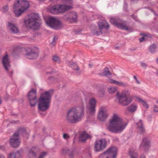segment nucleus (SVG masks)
<instances>
[{
	"instance_id": "nucleus-1",
	"label": "nucleus",
	"mask_w": 158,
	"mask_h": 158,
	"mask_svg": "<svg viewBox=\"0 0 158 158\" xmlns=\"http://www.w3.org/2000/svg\"><path fill=\"white\" fill-rule=\"evenodd\" d=\"M127 125V123L124 121L118 114L115 113L110 119L107 129L112 133H120L125 129Z\"/></svg>"
},
{
	"instance_id": "nucleus-2",
	"label": "nucleus",
	"mask_w": 158,
	"mask_h": 158,
	"mask_svg": "<svg viewBox=\"0 0 158 158\" xmlns=\"http://www.w3.org/2000/svg\"><path fill=\"white\" fill-rule=\"evenodd\" d=\"M84 113V106L82 104L79 106L72 108L69 110L66 120L69 123H76L81 120Z\"/></svg>"
},
{
	"instance_id": "nucleus-3",
	"label": "nucleus",
	"mask_w": 158,
	"mask_h": 158,
	"mask_svg": "<svg viewBox=\"0 0 158 158\" xmlns=\"http://www.w3.org/2000/svg\"><path fill=\"white\" fill-rule=\"evenodd\" d=\"M53 90H50L42 93L38 99V109L42 111H45L49 108Z\"/></svg>"
},
{
	"instance_id": "nucleus-4",
	"label": "nucleus",
	"mask_w": 158,
	"mask_h": 158,
	"mask_svg": "<svg viewBox=\"0 0 158 158\" xmlns=\"http://www.w3.org/2000/svg\"><path fill=\"white\" fill-rule=\"evenodd\" d=\"M40 17L38 14L32 13L29 15L24 19V25L28 28L33 29H38L41 23Z\"/></svg>"
},
{
	"instance_id": "nucleus-5",
	"label": "nucleus",
	"mask_w": 158,
	"mask_h": 158,
	"mask_svg": "<svg viewBox=\"0 0 158 158\" xmlns=\"http://www.w3.org/2000/svg\"><path fill=\"white\" fill-rule=\"evenodd\" d=\"M130 94V92L128 90L123 91L120 94L117 93L116 98L119 103L123 106H127L131 103L132 99L130 96H129Z\"/></svg>"
},
{
	"instance_id": "nucleus-6",
	"label": "nucleus",
	"mask_w": 158,
	"mask_h": 158,
	"mask_svg": "<svg viewBox=\"0 0 158 158\" xmlns=\"http://www.w3.org/2000/svg\"><path fill=\"white\" fill-rule=\"evenodd\" d=\"M19 133L22 134L24 136L25 135L28 136V134L26 131V129L24 128H21L19 129L18 132L15 133L13 137L10 140V143L11 146L14 148L19 147L20 145V140L19 138Z\"/></svg>"
},
{
	"instance_id": "nucleus-7",
	"label": "nucleus",
	"mask_w": 158,
	"mask_h": 158,
	"mask_svg": "<svg viewBox=\"0 0 158 158\" xmlns=\"http://www.w3.org/2000/svg\"><path fill=\"white\" fill-rule=\"evenodd\" d=\"M46 24L49 27L55 29H59L62 27L61 21L58 19L53 17H49L45 20Z\"/></svg>"
},
{
	"instance_id": "nucleus-8",
	"label": "nucleus",
	"mask_w": 158,
	"mask_h": 158,
	"mask_svg": "<svg viewBox=\"0 0 158 158\" xmlns=\"http://www.w3.org/2000/svg\"><path fill=\"white\" fill-rule=\"evenodd\" d=\"M72 8L71 6L57 5L53 6L50 9V11L53 14L62 13Z\"/></svg>"
},
{
	"instance_id": "nucleus-9",
	"label": "nucleus",
	"mask_w": 158,
	"mask_h": 158,
	"mask_svg": "<svg viewBox=\"0 0 158 158\" xmlns=\"http://www.w3.org/2000/svg\"><path fill=\"white\" fill-rule=\"evenodd\" d=\"M98 26H99L98 28H97L95 26H94V29L91 31L93 35H99L102 33V29L104 28H108L109 27L108 23L105 21H99L98 23Z\"/></svg>"
},
{
	"instance_id": "nucleus-10",
	"label": "nucleus",
	"mask_w": 158,
	"mask_h": 158,
	"mask_svg": "<svg viewBox=\"0 0 158 158\" xmlns=\"http://www.w3.org/2000/svg\"><path fill=\"white\" fill-rule=\"evenodd\" d=\"M29 6V2L26 0H16L13 6L14 9L20 8L25 11Z\"/></svg>"
},
{
	"instance_id": "nucleus-11",
	"label": "nucleus",
	"mask_w": 158,
	"mask_h": 158,
	"mask_svg": "<svg viewBox=\"0 0 158 158\" xmlns=\"http://www.w3.org/2000/svg\"><path fill=\"white\" fill-rule=\"evenodd\" d=\"M26 51L27 53L24 55L25 57L26 58L32 60L35 59L37 57L38 54L34 47L27 48Z\"/></svg>"
},
{
	"instance_id": "nucleus-12",
	"label": "nucleus",
	"mask_w": 158,
	"mask_h": 158,
	"mask_svg": "<svg viewBox=\"0 0 158 158\" xmlns=\"http://www.w3.org/2000/svg\"><path fill=\"white\" fill-rule=\"evenodd\" d=\"M109 115L107 110L106 107L101 106L98 111V118L101 121H105Z\"/></svg>"
},
{
	"instance_id": "nucleus-13",
	"label": "nucleus",
	"mask_w": 158,
	"mask_h": 158,
	"mask_svg": "<svg viewBox=\"0 0 158 158\" xmlns=\"http://www.w3.org/2000/svg\"><path fill=\"white\" fill-rule=\"evenodd\" d=\"M28 97L31 106L32 107L35 106L37 101L36 90L34 89H31L28 93Z\"/></svg>"
},
{
	"instance_id": "nucleus-14",
	"label": "nucleus",
	"mask_w": 158,
	"mask_h": 158,
	"mask_svg": "<svg viewBox=\"0 0 158 158\" xmlns=\"http://www.w3.org/2000/svg\"><path fill=\"white\" fill-rule=\"evenodd\" d=\"M110 22L114 25L116 26L118 28L121 29H125L129 30V28L126 26L125 23L120 21V20L115 18L111 17L110 19Z\"/></svg>"
},
{
	"instance_id": "nucleus-15",
	"label": "nucleus",
	"mask_w": 158,
	"mask_h": 158,
	"mask_svg": "<svg viewBox=\"0 0 158 158\" xmlns=\"http://www.w3.org/2000/svg\"><path fill=\"white\" fill-rule=\"evenodd\" d=\"M106 147V142L105 140L101 139L96 140L95 143V151L99 152L103 150Z\"/></svg>"
},
{
	"instance_id": "nucleus-16",
	"label": "nucleus",
	"mask_w": 158,
	"mask_h": 158,
	"mask_svg": "<svg viewBox=\"0 0 158 158\" xmlns=\"http://www.w3.org/2000/svg\"><path fill=\"white\" fill-rule=\"evenodd\" d=\"M96 101L94 98L90 99L89 102L87 106L88 111L91 114L94 113L95 111V106Z\"/></svg>"
},
{
	"instance_id": "nucleus-17",
	"label": "nucleus",
	"mask_w": 158,
	"mask_h": 158,
	"mask_svg": "<svg viewBox=\"0 0 158 158\" xmlns=\"http://www.w3.org/2000/svg\"><path fill=\"white\" fill-rule=\"evenodd\" d=\"M64 19L67 21L75 22L77 21V16L76 12H72L64 16Z\"/></svg>"
},
{
	"instance_id": "nucleus-18",
	"label": "nucleus",
	"mask_w": 158,
	"mask_h": 158,
	"mask_svg": "<svg viewBox=\"0 0 158 158\" xmlns=\"http://www.w3.org/2000/svg\"><path fill=\"white\" fill-rule=\"evenodd\" d=\"M111 158H116L117 153V149L115 147H111L106 151Z\"/></svg>"
},
{
	"instance_id": "nucleus-19",
	"label": "nucleus",
	"mask_w": 158,
	"mask_h": 158,
	"mask_svg": "<svg viewBox=\"0 0 158 158\" xmlns=\"http://www.w3.org/2000/svg\"><path fill=\"white\" fill-rule=\"evenodd\" d=\"M7 26L8 28L11 33L12 34H16L19 32L18 27L15 24L12 22H8L7 24Z\"/></svg>"
},
{
	"instance_id": "nucleus-20",
	"label": "nucleus",
	"mask_w": 158,
	"mask_h": 158,
	"mask_svg": "<svg viewBox=\"0 0 158 158\" xmlns=\"http://www.w3.org/2000/svg\"><path fill=\"white\" fill-rule=\"evenodd\" d=\"M107 81L110 84H114L118 86L125 87L127 86V84L121 81H117L114 80L109 79Z\"/></svg>"
},
{
	"instance_id": "nucleus-21",
	"label": "nucleus",
	"mask_w": 158,
	"mask_h": 158,
	"mask_svg": "<svg viewBox=\"0 0 158 158\" xmlns=\"http://www.w3.org/2000/svg\"><path fill=\"white\" fill-rule=\"evenodd\" d=\"M2 63L6 70L8 72L10 65V61L7 55L4 56L2 59Z\"/></svg>"
},
{
	"instance_id": "nucleus-22",
	"label": "nucleus",
	"mask_w": 158,
	"mask_h": 158,
	"mask_svg": "<svg viewBox=\"0 0 158 158\" xmlns=\"http://www.w3.org/2000/svg\"><path fill=\"white\" fill-rule=\"evenodd\" d=\"M129 155L130 158H138V154L136 149L134 148L130 149L129 152Z\"/></svg>"
},
{
	"instance_id": "nucleus-23",
	"label": "nucleus",
	"mask_w": 158,
	"mask_h": 158,
	"mask_svg": "<svg viewBox=\"0 0 158 158\" xmlns=\"http://www.w3.org/2000/svg\"><path fill=\"white\" fill-rule=\"evenodd\" d=\"M138 131L140 133L143 132L145 131V129L143 125V123L141 120H139L136 123Z\"/></svg>"
},
{
	"instance_id": "nucleus-24",
	"label": "nucleus",
	"mask_w": 158,
	"mask_h": 158,
	"mask_svg": "<svg viewBox=\"0 0 158 158\" xmlns=\"http://www.w3.org/2000/svg\"><path fill=\"white\" fill-rule=\"evenodd\" d=\"M68 65L74 70L77 71V74L80 73V71L79 70V67L75 63L70 61H68L67 62Z\"/></svg>"
},
{
	"instance_id": "nucleus-25",
	"label": "nucleus",
	"mask_w": 158,
	"mask_h": 158,
	"mask_svg": "<svg viewBox=\"0 0 158 158\" xmlns=\"http://www.w3.org/2000/svg\"><path fill=\"white\" fill-rule=\"evenodd\" d=\"M150 143V140L147 138H144L143 139V141L140 145V149H143L148 146Z\"/></svg>"
},
{
	"instance_id": "nucleus-26",
	"label": "nucleus",
	"mask_w": 158,
	"mask_h": 158,
	"mask_svg": "<svg viewBox=\"0 0 158 158\" xmlns=\"http://www.w3.org/2000/svg\"><path fill=\"white\" fill-rule=\"evenodd\" d=\"M90 137V136L86 132H84L80 135V139L81 141L84 142L87 139Z\"/></svg>"
},
{
	"instance_id": "nucleus-27",
	"label": "nucleus",
	"mask_w": 158,
	"mask_h": 158,
	"mask_svg": "<svg viewBox=\"0 0 158 158\" xmlns=\"http://www.w3.org/2000/svg\"><path fill=\"white\" fill-rule=\"evenodd\" d=\"M67 153H69V158H73L74 153L73 152H70L69 150L66 148L63 149L61 152V153L64 155L66 154Z\"/></svg>"
},
{
	"instance_id": "nucleus-28",
	"label": "nucleus",
	"mask_w": 158,
	"mask_h": 158,
	"mask_svg": "<svg viewBox=\"0 0 158 158\" xmlns=\"http://www.w3.org/2000/svg\"><path fill=\"white\" fill-rule=\"evenodd\" d=\"M137 109V106L135 104H131L127 107V110L133 113L136 111Z\"/></svg>"
},
{
	"instance_id": "nucleus-29",
	"label": "nucleus",
	"mask_w": 158,
	"mask_h": 158,
	"mask_svg": "<svg viewBox=\"0 0 158 158\" xmlns=\"http://www.w3.org/2000/svg\"><path fill=\"white\" fill-rule=\"evenodd\" d=\"M20 154L19 152H11L8 156V158H19Z\"/></svg>"
},
{
	"instance_id": "nucleus-30",
	"label": "nucleus",
	"mask_w": 158,
	"mask_h": 158,
	"mask_svg": "<svg viewBox=\"0 0 158 158\" xmlns=\"http://www.w3.org/2000/svg\"><path fill=\"white\" fill-rule=\"evenodd\" d=\"M118 89V87L116 86H110L108 87L107 90L109 94H112L115 93Z\"/></svg>"
},
{
	"instance_id": "nucleus-31",
	"label": "nucleus",
	"mask_w": 158,
	"mask_h": 158,
	"mask_svg": "<svg viewBox=\"0 0 158 158\" xmlns=\"http://www.w3.org/2000/svg\"><path fill=\"white\" fill-rule=\"evenodd\" d=\"M18 9H16L14 10V13L15 16L17 17H19L24 10L20 8H19Z\"/></svg>"
},
{
	"instance_id": "nucleus-32",
	"label": "nucleus",
	"mask_w": 158,
	"mask_h": 158,
	"mask_svg": "<svg viewBox=\"0 0 158 158\" xmlns=\"http://www.w3.org/2000/svg\"><path fill=\"white\" fill-rule=\"evenodd\" d=\"M102 75L109 77L111 75V73L109 70V69L106 67L104 69L102 73Z\"/></svg>"
},
{
	"instance_id": "nucleus-33",
	"label": "nucleus",
	"mask_w": 158,
	"mask_h": 158,
	"mask_svg": "<svg viewBox=\"0 0 158 158\" xmlns=\"http://www.w3.org/2000/svg\"><path fill=\"white\" fill-rule=\"evenodd\" d=\"M137 100L138 102L142 103L144 107L147 108H148V105L145 101L139 98H138Z\"/></svg>"
},
{
	"instance_id": "nucleus-34",
	"label": "nucleus",
	"mask_w": 158,
	"mask_h": 158,
	"mask_svg": "<svg viewBox=\"0 0 158 158\" xmlns=\"http://www.w3.org/2000/svg\"><path fill=\"white\" fill-rule=\"evenodd\" d=\"M36 151V148L34 147H33L29 151V154L33 156H35L36 155V153L35 152Z\"/></svg>"
},
{
	"instance_id": "nucleus-35",
	"label": "nucleus",
	"mask_w": 158,
	"mask_h": 158,
	"mask_svg": "<svg viewBox=\"0 0 158 158\" xmlns=\"http://www.w3.org/2000/svg\"><path fill=\"white\" fill-rule=\"evenodd\" d=\"M99 158H111L108 155L106 152L105 151L103 153L101 154L99 156Z\"/></svg>"
},
{
	"instance_id": "nucleus-36",
	"label": "nucleus",
	"mask_w": 158,
	"mask_h": 158,
	"mask_svg": "<svg viewBox=\"0 0 158 158\" xmlns=\"http://www.w3.org/2000/svg\"><path fill=\"white\" fill-rule=\"evenodd\" d=\"M156 46L155 44H153L150 46L149 50L151 53H153L156 51Z\"/></svg>"
},
{
	"instance_id": "nucleus-37",
	"label": "nucleus",
	"mask_w": 158,
	"mask_h": 158,
	"mask_svg": "<svg viewBox=\"0 0 158 158\" xmlns=\"http://www.w3.org/2000/svg\"><path fill=\"white\" fill-rule=\"evenodd\" d=\"M8 10V6L7 5H6L5 6H3L2 10V11L3 13H7Z\"/></svg>"
},
{
	"instance_id": "nucleus-38",
	"label": "nucleus",
	"mask_w": 158,
	"mask_h": 158,
	"mask_svg": "<svg viewBox=\"0 0 158 158\" xmlns=\"http://www.w3.org/2000/svg\"><path fill=\"white\" fill-rule=\"evenodd\" d=\"M143 37L140 38L139 39V40L140 42H141L143 41L145 38L148 37H150L151 35L150 34L148 35L147 34H144L143 35Z\"/></svg>"
},
{
	"instance_id": "nucleus-39",
	"label": "nucleus",
	"mask_w": 158,
	"mask_h": 158,
	"mask_svg": "<svg viewBox=\"0 0 158 158\" xmlns=\"http://www.w3.org/2000/svg\"><path fill=\"white\" fill-rule=\"evenodd\" d=\"M47 153L46 152H41L38 158H44L47 155Z\"/></svg>"
},
{
	"instance_id": "nucleus-40",
	"label": "nucleus",
	"mask_w": 158,
	"mask_h": 158,
	"mask_svg": "<svg viewBox=\"0 0 158 158\" xmlns=\"http://www.w3.org/2000/svg\"><path fill=\"white\" fill-rule=\"evenodd\" d=\"M104 91L103 90H100L98 92V96L101 97H102L104 95Z\"/></svg>"
},
{
	"instance_id": "nucleus-41",
	"label": "nucleus",
	"mask_w": 158,
	"mask_h": 158,
	"mask_svg": "<svg viewBox=\"0 0 158 158\" xmlns=\"http://www.w3.org/2000/svg\"><path fill=\"white\" fill-rule=\"evenodd\" d=\"M53 60L56 62H59L60 61V58L59 57L56 55L54 56L53 58Z\"/></svg>"
},
{
	"instance_id": "nucleus-42",
	"label": "nucleus",
	"mask_w": 158,
	"mask_h": 158,
	"mask_svg": "<svg viewBox=\"0 0 158 158\" xmlns=\"http://www.w3.org/2000/svg\"><path fill=\"white\" fill-rule=\"evenodd\" d=\"M153 110L154 111L157 112H158V106L156 105L154 106Z\"/></svg>"
},
{
	"instance_id": "nucleus-43",
	"label": "nucleus",
	"mask_w": 158,
	"mask_h": 158,
	"mask_svg": "<svg viewBox=\"0 0 158 158\" xmlns=\"http://www.w3.org/2000/svg\"><path fill=\"white\" fill-rule=\"evenodd\" d=\"M57 40V37H56V36L54 37L53 38V41H52V45H54L55 42Z\"/></svg>"
},
{
	"instance_id": "nucleus-44",
	"label": "nucleus",
	"mask_w": 158,
	"mask_h": 158,
	"mask_svg": "<svg viewBox=\"0 0 158 158\" xmlns=\"http://www.w3.org/2000/svg\"><path fill=\"white\" fill-rule=\"evenodd\" d=\"M64 2H66L67 4H71L73 3V1L71 0H62Z\"/></svg>"
},
{
	"instance_id": "nucleus-45",
	"label": "nucleus",
	"mask_w": 158,
	"mask_h": 158,
	"mask_svg": "<svg viewBox=\"0 0 158 158\" xmlns=\"http://www.w3.org/2000/svg\"><path fill=\"white\" fill-rule=\"evenodd\" d=\"M63 137L64 139H67L69 138V136L67 134H64L63 135Z\"/></svg>"
},
{
	"instance_id": "nucleus-46",
	"label": "nucleus",
	"mask_w": 158,
	"mask_h": 158,
	"mask_svg": "<svg viewBox=\"0 0 158 158\" xmlns=\"http://www.w3.org/2000/svg\"><path fill=\"white\" fill-rule=\"evenodd\" d=\"M141 65L142 66L145 68L147 66L146 64L144 63H141Z\"/></svg>"
},
{
	"instance_id": "nucleus-47",
	"label": "nucleus",
	"mask_w": 158,
	"mask_h": 158,
	"mask_svg": "<svg viewBox=\"0 0 158 158\" xmlns=\"http://www.w3.org/2000/svg\"><path fill=\"white\" fill-rule=\"evenodd\" d=\"M133 77H134V79L136 81V83L137 84H140V82L137 80V79L136 77V76H134Z\"/></svg>"
},
{
	"instance_id": "nucleus-48",
	"label": "nucleus",
	"mask_w": 158,
	"mask_h": 158,
	"mask_svg": "<svg viewBox=\"0 0 158 158\" xmlns=\"http://www.w3.org/2000/svg\"><path fill=\"white\" fill-rule=\"evenodd\" d=\"M0 158H6L5 156L2 154L0 153Z\"/></svg>"
},
{
	"instance_id": "nucleus-49",
	"label": "nucleus",
	"mask_w": 158,
	"mask_h": 158,
	"mask_svg": "<svg viewBox=\"0 0 158 158\" xmlns=\"http://www.w3.org/2000/svg\"><path fill=\"white\" fill-rule=\"evenodd\" d=\"M140 158H145V156L144 154H143L140 156Z\"/></svg>"
},
{
	"instance_id": "nucleus-50",
	"label": "nucleus",
	"mask_w": 158,
	"mask_h": 158,
	"mask_svg": "<svg viewBox=\"0 0 158 158\" xmlns=\"http://www.w3.org/2000/svg\"><path fill=\"white\" fill-rule=\"evenodd\" d=\"M127 7V5L126 2H124V8H126Z\"/></svg>"
},
{
	"instance_id": "nucleus-51",
	"label": "nucleus",
	"mask_w": 158,
	"mask_h": 158,
	"mask_svg": "<svg viewBox=\"0 0 158 158\" xmlns=\"http://www.w3.org/2000/svg\"><path fill=\"white\" fill-rule=\"evenodd\" d=\"M8 73L9 75H11L12 74V71H11L10 73Z\"/></svg>"
},
{
	"instance_id": "nucleus-52",
	"label": "nucleus",
	"mask_w": 158,
	"mask_h": 158,
	"mask_svg": "<svg viewBox=\"0 0 158 158\" xmlns=\"http://www.w3.org/2000/svg\"><path fill=\"white\" fill-rule=\"evenodd\" d=\"M156 74V75L158 76V70H157L156 71V73H155Z\"/></svg>"
},
{
	"instance_id": "nucleus-53",
	"label": "nucleus",
	"mask_w": 158,
	"mask_h": 158,
	"mask_svg": "<svg viewBox=\"0 0 158 158\" xmlns=\"http://www.w3.org/2000/svg\"><path fill=\"white\" fill-rule=\"evenodd\" d=\"M93 66V65L91 64H89V67L90 68H91Z\"/></svg>"
},
{
	"instance_id": "nucleus-54",
	"label": "nucleus",
	"mask_w": 158,
	"mask_h": 158,
	"mask_svg": "<svg viewBox=\"0 0 158 158\" xmlns=\"http://www.w3.org/2000/svg\"><path fill=\"white\" fill-rule=\"evenodd\" d=\"M2 104V100L1 98L0 97V104Z\"/></svg>"
},
{
	"instance_id": "nucleus-55",
	"label": "nucleus",
	"mask_w": 158,
	"mask_h": 158,
	"mask_svg": "<svg viewBox=\"0 0 158 158\" xmlns=\"http://www.w3.org/2000/svg\"><path fill=\"white\" fill-rule=\"evenodd\" d=\"M52 73V72H50V73H49V72H47V73L48 74H50V73Z\"/></svg>"
},
{
	"instance_id": "nucleus-56",
	"label": "nucleus",
	"mask_w": 158,
	"mask_h": 158,
	"mask_svg": "<svg viewBox=\"0 0 158 158\" xmlns=\"http://www.w3.org/2000/svg\"><path fill=\"white\" fill-rule=\"evenodd\" d=\"M88 155H89V158H90L91 154H89Z\"/></svg>"
},
{
	"instance_id": "nucleus-57",
	"label": "nucleus",
	"mask_w": 158,
	"mask_h": 158,
	"mask_svg": "<svg viewBox=\"0 0 158 158\" xmlns=\"http://www.w3.org/2000/svg\"><path fill=\"white\" fill-rule=\"evenodd\" d=\"M8 2H10L11 1V0H6Z\"/></svg>"
},
{
	"instance_id": "nucleus-58",
	"label": "nucleus",
	"mask_w": 158,
	"mask_h": 158,
	"mask_svg": "<svg viewBox=\"0 0 158 158\" xmlns=\"http://www.w3.org/2000/svg\"><path fill=\"white\" fill-rule=\"evenodd\" d=\"M156 62L158 64V58L156 60Z\"/></svg>"
},
{
	"instance_id": "nucleus-59",
	"label": "nucleus",
	"mask_w": 158,
	"mask_h": 158,
	"mask_svg": "<svg viewBox=\"0 0 158 158\" xmlns=\"http://www.w3.org/2000/svg\"><path fill=\"white\" fill-rule=\"evenodd\" d=\"M156 102L157 103H158V101H156Z\"/></svg>"
}]
</instances>
